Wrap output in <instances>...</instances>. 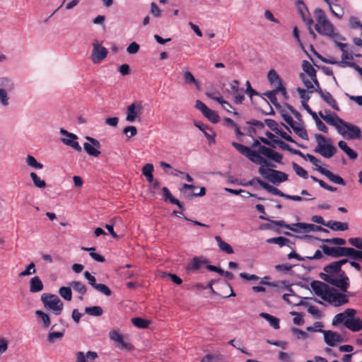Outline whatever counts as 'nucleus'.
<instances>
[{"label": "nucleus", "instance_id": "ddd939ff", "mask_svg": "<svg viewBox=\"0 0 362 362\" xmlns=\"http://www.w3.org/2000/svg\"><path fill=\"white\" fill-rule=\"evenodd\" d=\"M59 133L64 136L62 139V142L64 144L71 147L76 151H81L82 148L77 141L78 136L76 134L70 133L63 128L60 129Z\"/></svg>", "mask_w": 362, "mask_h": 362}, {"label": "nucleus", "instance_id": "b1692460", "mask_svg": "<svg viewBox=\"0 0 362 362\" xmlns=\"http://www.w3.org/2000/svg\"><path fill=\"white\" fill-rule=\"evenodd\" d=\"M345 327L352 332H358L362 329V320L349 317L345 320Z\"/></svg>", "mask_w": 362, "mask_h": 362}, {"label": "nucleus", "instance_id": "3c124183", "mask_svg": "<svg viewBox=\"0 0 362 362\" xmlns=\"http://www.w3.org/2000/svg\"><path fill=\"white\" fill-rule=\"evenodd\" d=\"M132 322L135 327L141 329L147 328L150 325V321L144 320L141 317L132 318Z\"/></svg>", "mask_w": 362, "mask_h": 362}, {"label": "nucleus", "instance_id": "338daca9", "mask_svg": "<svg viewBox=\"0 0 362 362\" xmlns=\"http://www.w3.org/2000/svg\"><path fill=\"white\" fill-rule=\"evenodd\" d=\"M139 48L140 46L138 43L132 42L127 47V52L130 54H134L139 52Z\"/></svg>", "mask_w": 362, "mask_h": 362}, {"label": "nucleus", "instance_id": "680f3d73", "mask_svg": "<svg viewBox=\"0 0 362 362\" xmlns=\"http://www.w3.org/2000/svg\"><path fill=\"white\" fill-rule=\"evenodd\" d=\"M194 125H195V126H196L199 129H200L201 131H202V132H204V134L205 136H206L208 139H213V138H212V136L206 132V130L210 129H209V127L207 125H206V124H203V123H202V122H197V121H195V122H194Z\"/></svg>", "mask_w": 362, "mask_h": 362}, {"label": "nucleus", "instance_id": "864d4df0", "mask_svg": "<svg viewBox=\"0 0 362 362\" xmlns=\"http://www.w3.org/2000/svg\"><path fill=\"white\" fill-rule=\"evenodd\" d=\"M296 91L298 93L300 98L302 99V104L307 103L310 98V94L313 93V92H310L308 90H306L301 88H297Z\"/></svg>", "mask_w": 362, "mask_h": 362}, {"label": "nucleus", "instance_id": "a19ab883", "mask_svg": "<svg viewBox=\"0 0 362 362\" xmlns=\"http://www.w3.org/2000/svg\"><path fill=\"white\" fill-rule=\"evenodd\" d=\"M344 272L341 269H339L335 262H332L331 264L327 265L324 267V272L320 274V276H325L326 274H332L338 272Z\"/></svg>", "mask_w": 362, "mask_h": 362}, {"label": "nucleus", "instance_id": "5701e85b", "mask_svg": "<svg viewBox=\"0 0 362 362\" xmlns=\"http://www.w3.org/2000/svg\"><path fill=\"white\" fill-rule=\"evenodd\" d=\"M320 173L325 175L330 182L339 185L344 186L346 185L344 179L339 175L334 174L327 169H320Z\"/></svg>", "mask_w": 362, "mask_h": 362}, {"label": "nucleus", "instance_id": "13d9d810", "mask_svg": "<svg viewBox=\"0 0 362 362\" xmlns=\"http://www.w3.org/2000/svg\"><path fill=\"white\" fill-rule=\"evenodd\" d=\"M274 132L286 141L295 143L294 140L284 130L281 126L275 129Z\"/></svg>", "mask_w": 362, "mask_h": 362}, {"label": "nucleus", "instance_id": "8fccbe9b", "mask_svg": "<svg viewBox=\"0 0 362 362\" xmlns=\"http://www.w3.org/2000/svg\"><path fill=\"white\" fill-rule=\"evenodd\" d=\"M60 296L66 300H71L72 298L71 288L69 286H62L59 289Z\"/></svg>", "mask_w": 362, "mask_h": 362}, {"label": "nucleus", "instance_id": "c03bdc74", "mask_svg": "<svg viewBox=\"0 0 362 362\" xmlns=\"http://www.w3.org/2000/svg\"><path fill=\"white\" fill-rule=\"evenodd\" d=\"M30 176L33 180L35 187L39 189H44L46 187V182L45 180H41L40 177L35 173L31 172Z\"/></svg>", "mask_w": 362, "mask_h": 362}, {"label": "nucleus", "instance_id": "4d7b16f0", "mask_svg": "<svg viewBox=\"0 0 362 362\" xmlns=\"http://www.w3.org/2000/svg\"><path fill=\"white\" fill-rule=\"evenodd\" d=\"M292 165H293V170L296 172V173L298 176H300L304 179H307L308 177V173L303 168H302L301 166H300L299 165H298L296 163H293Z\"/></svg>", "mask_w": 362, "mask_h": 362}, {"label": "nucleus", "instance_id": "79ce46f5", "mask_svg": "<svg viewBox=\"0 0 362 362\" xmlns=\"http://www.w3.org/2000/svg\"><path fill=\"white\" fill-rule=\"evenodd\" d=\"M25 163L28 166L34 169H42L43 168V165L39 163L36 158L32 155H27L25 158Z\"/></svg>", "mask_w": 362, "mask_h": 362}, {"label": "nucleus", "instance_id": "bf43d9fd", "mask_svg": "<svg viewBox=\"0 0 362 362\" xmlns=\"http://www.w3.org/2000/svg\"><path fill=\"white\" fill-rule=\"evenodd\" d=\"M281 148L284 149V150H286V151H288L291 153H293V154H296V155H299L300 156H303V153L298 151V150H294L293 148H291L288 144H286V143L283 142L282 141L279 140L278 141L277 144H276Z\"/></svg>", "mask_w": 362, "mask_h": 362}, {"label": "nucleus", "instance_id": "f3484780", "mask_svg": "<svg viewBox=\"0 0 362 362\" xmlns=\"http://www.w3.org/2000/svg\"><path fill=\"white\" fill-rule=\"evenodd\" d=\"M259 153L265 157L276 162L280 163L283 158L282 155L278 152L274 151L273 149L266 147L264 146H260L258 148Z\"/></svg>", "mask_w": 362, "mask_h": 362}, {"label": "nucleus", "instance_id": "a211bd4d", "mask_svg": "<svg viewBox=\"0 0 362 362\" xmlns=\"http://www.w3.org/2000/svg\"><path fill=\"white\" fill-rule=\"evenodd\" d=\"M323 334L325 343L330 346H334L343 341L341 337L333 331H323Z\"/></svg>", "mask_w": 362, "mask_h": 362}, {"label": "nucleus", "instance_id": "7c9ffc66", "mask_svg": "<svg viewBox=\"0 0 362 362\" xmlns=\"http://www.w3.org/2000/svg\"><path fill=\"white\" fill-rule=\"evenodd\" d=\"M278 92H281L283 95H286V89L284 88V87H276L274 90L272 91H268L264 93V95L267 97L270 102L274 105H278L277 99L276 97V94Z\"/></svg>", "mask_w": 362, "mask_h": 362}, {"label": "nucleus", "instance_id": "2f4dec72", "mask_svg": "<svg viewBox=\"0 0 362 362\" xmlns=\"http://www.w3.org/2000/svg\"><path fill=\"white\" fill-rule=\"evenodd\" d=\"M346 257H348L349 260H362V250H356L353 247H347Z\"/></svg>", "mask_w": 362, "mask_h": 362}, {"label": "nucleus", "instance_id": "5fc2aeb1", "mask_svg": "<svg viewBox=\"0 0 362 362\" xmlns=\"http://www.w3.org/2000/svg\"><path fill=\"white\" fill-rule=\"evenodd\" d=\"M35 315L41 319L45 327H48L50 325L51 321L49 315L42 310H37Z\"/></svg>", "mask_w": 362, "mask_h": 362}, {"label": "nucleus", "instance_id": "f8f14e48", "mask_svg": "<svg viewBox=\"0 0 362 362\" xmlns=\"http://www.w3.org/2000/svg\"><path fill=\"white\" fill-rule=\"evenodd\" d=\"M107 49L101 46L98 41L93 43V49L90 54V59L93 64H99L107 56Z\"/></svg>", "mask_w": 362, "mask_h": 362}, {"label": "nucleus", "instance_id": "aec40b11", "mask_svg": "<svg viewBox=\"0 0 362 362\" xmlns=\"http://www.w3.org/2000/svg\"><path fill=\"white\" fill-rule=\"evenodd\" d=\"M317 93L320 94L321 98L329 105L331 106L334 110L339 111L340 109L337 105V101L335 99L332 97V95L327 91H323L320 87V84H318V86H317Z\"/></svg>", "mask_w": 362, "mask_h": 362}, {"label": "nucleus", "instance_id": "473e14b6", "mask_svg": "<svg viewBox=\"0 0 362 362\" xmlns=\"http://www.w3.org/2000/svg\"><path fill=\"white\" fill-rule=\"evenodd\" d=\"M267 78L270 83L276 84V87H284L281 83V80L277 72L271 69L267 74Z\"/></svg>", "mask_w": 362, "mask_h": 362}, {"label": "nucleus", "instance_id": "4468645a", "mask_svg": "<svg viewBox=\"0 0 362 362\" xmlns=\"http://www.w3.org/2000/svg\"><path fill=\"white\" fill-rule=\"evenodd\" d=\"M86 139L88 142H86L83 144V148L85 151L91 156L98 157L100 154L99 148H100V142L90 136H86Z\"/></svg>", "mask_w": 362, "mask_h": 362}, {"label": "nucleus", "instance_id": "f257e3e1", "mask_svg": "<svg viewBox=\"0 0 362 362\" xmlns=\"http://www.w3.org/2000/svg\"><path fill=\"white\" fill-rule=\"evenodd\" d=\"M319 116L328 124L334 127L337 132L347 139H360L361 132L357 126L346 122L341 119L336 113L325 110L318 112Z\"/></svg>", "mask_w": 362, "mask_h": 362}, {"label": "nucleus", "instance_id": "412c9836", "mask_svg": "<svg viewBox=\"0 0 362 362\" xmlns=\"http://www.w3.org/2000/svg\"><path fill=\"white\" fill-rule=\"evenodd\" d=\"M356 310L351 308H347L344 312L337 314L332 320V325L344 322L345 325V320L349 317H354L356 314Z\"/></svg>", "mask_w": 362, "mask_h": 362}, {"label": "nucleus", "instance_id": "052dcab7", "mask_svg": "<svg viewBox=\"0 0 362 362\" xmlns=\"http://www.w3.org/2000/svg\"><path fill=\"white\" fill-rule=\"evenodd\" d=\"M308 312L316 319H320L322 317V312L315 305L309 306Z\"/></svg>", "mask_w": 362, "mask_h": 362}, {"label": "nucleus", "instance_id": "de8ad7c7", "mask_svg": "<svg viewBox=\"0 0 362 362\" xmlns=\"http://www.w3.org/2000/svg\"><path fill=\"white\" fill-rule=\"evenodd\" d=\"M203 115L207 118L212 123H217L219 121V116L218 113L209 108H208L204 113Z\"/></svg>", "mask_w": 362, "mask_h": 362}, {"label": "nucleus", "instance_id": "7ed1b4c3", "mask_svg": "<svg viewBox=\"0 0 362 362\" xmlns=\"http://www.w3.org/2000/svg\"><path fill=\"white\" fill-rule=\"evenodd\" d=\"M315 18L317 23L315 27L319 34L325 35L329 39H342V35L335 31L333 24L327 18L322 9L318 8L315 10Z\"/></svg>", "mask_w": 362, "mask_h": 362}, {"label": "nucleus", "instance_id": "e2e57ef3", "mask_svg": "<svg viewBox=\"0 0 362 362\" xmlns=\"http://www.w3.org/2000/svg\"><path fill=\"white\" fill-rule=\"evenodd\" d=\"M314 121L318 130L324 133L328 132L327 127L322 122V120L319 118L318 115H315Z\"/></svg>", "mask_w": 362, "mask_h": 362}, {"label": "nucleus", "instance_id": "49530a36", "mask_svg": "<svg viewBox=\"0 0 362 362\" xmlns=\"http://www.w3.org/2000/svg\"><path fill=\"white\" fill-rule=\"evenodd\" d=\"M182 76L185 80V82L187 84H193L197 88H199V82L195 79L193 74L189 71H185L182 73Z\"/></svg>", "mask_w": 362, "mask_h": 362}, {"label": "nucleus", "instance_id": "a878e982", "mask_svg": "<svg viewBox=\"0 0 362 362\" xmlns=\"http://www.w3.org/2000/svg\"><path fill=\"white\" fill-rule=\"evenodd\" d=\"M325 226L334 231H344L349 228L348 223L337 221H327Z\"/></svg>", "mask_w": 362, "mask_h": 362}, {"label": "nucleus", "instance_id": "603ef678", "mask_svg": "<svg viewBox=\"0 0 362 362\" xmlns=\"http://www.w3.org/2000/svg\"><path fill=\"white\" fill-rule=\"evenodd\" d=\"M266 242L269 244H276L280 247H283L289 243V240L284 237H276L269 238L266 240Z\"/></svg>", "mask_w": 362, "mask_h": 362}, {"label": "nucleus", "instance_id": "cd10ccee", "mask_svg": "<svg viewBox=\"0 0 362 362\" xmlns=\"http://www.w3.org/2000/svg\"><path fill=\"white\" fill-rule=\"evenodd\" d=\"M43 289V284L40 277L35 276L30 281V291L32 293H37Z\"/></svg>", "mask_w": 362, "mask_h": 362}, {"label": "nucleus", "instance_id": "6e6552de", "mask_svg": "<svg viewBox=\"0 0 362 362\" xmlns=\"http://www.w3.org/2000/svg\"><path fill=\"white\" fill-rule=\"evenodd\" d=\"M41 300L42 301L44 306L52 310L54 314L59 315L61 314L64 304L60 298L54 294L43 293L41 296Z\"/></svg>", "mask_w": 362, "mask_h": 362}, {"label": "nucleus", "instance_id": "6ab92c4d", "mask_svg": "<svg viewBox=\"0 0 362 362\" xmlns=\"http://www.w3.org/2000/svg\"><path fill=\"white\" fill-rule=\"evenodd\" d=\"M110 338L117 344L120 349L132 350V346L124 341L123 337L117 331L113 330L110 333Z\"/></svg>", "mask_w": 362, "mask_h": 362}, {"label": "nucleus", "instance_id": "69168bd1", "mask_svg": "<svg viewBox=\"0 0 362 362\" xmlns=\"http://www.w3.org/2000/svg\"><path fill=\"white\" fill-rule=\"evenodd\" d=\"M35 273V264L31 262L28 265L25 270L21 272L19 274L20 276H29Z\"/></svg>", "mask_w": 362, "mask_h": 362}, {"label": "nucleus", "instance_id": "37998d69", "mask_svg": "<svg viewBox=\"0 0 362 362\" xmlns=\"http://www.w3.org/2000/svg\"><path fill=\"white\" fill-rule=\"evenodd\" d=\"M70 286L80 295H84L86 293L87 288L85 284L81 281H74L70 282Z\"/></svg>", "mask_w": 362, "mask_h": 362}, {"label": "nucleus", "instance_id": "20e7f679", "mask_svg": "<svg viewBox=\"0 0 362 362\" xmlns=\"http://www.w3.org/2000/svg\"><path fill=\"white\" fill-rule=\"evenodd\" d=\"M16 88L15 81L13 78L8 76H0V105L3 107L10 105L11 93Z\"/></svg>", "mask_w": 362, "mask_h": 362}, {"label": "nucleus", "instance_id": "f03ea898", "mask_svg": "<svg viewBox=\"0 0 362 362\" xmlns=\"http://www.w3.org/2000/svg\"><path fill=\"white\" fill-rule=\"evenodd\" d=\"M310 286L315 295L334 306L342 305L349 301V295L345 292L339 293L322 281H314Z\"/></svg>", "mask_w": 362, "mask_h": 362}, {"label": "nucleus", "instance_id": "4c0bfd02", "mask_svg": "<svg viewBox=\"0 0 362 362\" xmlns=\"http://www.w3.org/2000/svg\"><path fill=\"white\" fill-rule=\"evenodd\" d=\"M154 168L153 164L147 163L144 165L142 168V174L146 177V180L148 182H152L153 181V172Z\"/></svg>", "mask_w": 362, "mask_h": 362}, {"label": "nucleus", "instance_id": "9b49d317", "mask_svg": "<svg viewBox=\"0 0 362 362\" xmlns=\"http://www.w3.org/2000/svg\"><path fill=\"white\" fill-rule=\"evenodd\" d=\"M142 110L143 106L141 102L132 103L127 107L126 121L129 123L140 121Z\"/></svg>", "mask_w": 362, "mask_h": 362}, {"label": "nucleus", "instance_id": "0e129e2a", "mask_svg": "<svg viewBox=\"0 0 362 362\" xmlns=\"http://www.w3.org/2000/svg\"><path fill=\"white\" fill-rule=\"evenodd\" d=\"M94 288L107 296L111 295L110 289L105 284H98Z\"/></svg>", "mask_w": 362, "mask_h": 362}, {"label": "nucleus", "instance_id": "c85d7f7f", "mask_svg": "<svg viewBox=\"0 0 362 362\" xmlns=\"http://www.w3.org/2000/svg\"><path fill=\"white\" fill-rule=\"evenodd\" d=\"M215 240H216L218 247L221 251L224 252L228 255H231V254L234 253V250L232 248V247L228 243L223 241L220 236H218V235L215 236Z\"/></svg>", "mask_w": 362, "mask_h": 362}, {"label": "nucleus", "instance_id": "393cba45", "mask_svg": "<svg viewBox=\"0 0 362 362\" xmlns=\"http://www.w3.org/2000/svg\"><path fill=\"white\" fill-rule=\"evenodd\" d=\"M325 62L330 64H337L341 67H345V66L351 67L357 71V73L360 76L361 78L362 79V68L354 62H336L334 60H327V61H325Z\"/></svg>", "mask_w": 362, "mask_h": 362}, {"label": "nucleus", "instance_id": "bb28decb", "mask_svg": "<svg viewBox=\"0 0 362 362\" xmlns=\"http://www.w3.org/2000/svg\"><path fill=\"white\" fill-rule=\"evenodd\" d=\"M296 134L304 140H308V135L303 125L298 122H295L291 126Z\"/></svg>", "mask_w": 362, "mask_h": 362}, {"label": "nucleus", "instance_id": "c756f323", "mask_svg": "<svg viewBox=\"0 0 362 362\" xmlns=\"http://www.w3.org/2000/svg\"><path fill=\"white\" fill-rule=\"evenodd\" d=\"M338 146L347 155V156L351 160H355L357 158L358 153L350 147H349L344 141H339L338 142Z\"/></svg>", "mask_w": 362, "mask_h": 362}, {"label": "nucleus", "instance_id": "c9c22d12", "mask_svg": "<svg viewBox=\"0 0 362 362\" xmlns=\"http://www.w3.org/2000/svg\"><path fill=\"white\" fill-rule=\"evenodd\" d=\"M259 316L266 320L274 329L279 328V320L277 317L265 313H261Z\"/></svg>", "mask_w": 362, "mask_h": 362}, {"label": "nucleus", "instance_id": "4be33fe9", "mask_svg": "<svg viewBox=\"0 0 362 362\" xmlns=\"http://www.w3.org/2000/svg\"><path fill=\"white\" fill-rule=\"evenodd\" d=\"M302 69L308 74L309 78L314 82V83L318 86V81L317 79L316 70L312 66V64L306 61L303 60L302 62Z\"/></svg>", "mask_w": 362, "mask_h": 362}, {"label": "nucleus", "instance_id": "1a4fd4ad", "mask_svg": "<svg viewBox=\"0 0 362 362\" xmlns=\"http://www.w3.org/2000/svg\"><path fill=\"white\" fill-rule=\"evenodd\" d=\"M232 145L235 148V149L238 151H239L241 154L246 156L250 160H251L254 163L257 165L264 164V165H269V162H268L266 159L260 156L255 151H252L249 147L236 142H233Z\"/></svg>", "mask_w": 362, "mask_h": 362}, {"label": "nucleus", "instance_id": "9d476101", "mask_svg": "<svg viewBox=\"0 0 362 362\" xmlns=\"http://www.w3.org/2000/svg\"><path fill=\"white\" fill-rule=\"evenodd\" d=\"M228 87L226 88L224 92L229 95H232L234 102L236 104H241L245 99L244 89L240 87V82L238 80H233L229 83Z\"/></svg>", "mask_w": 362, "mask_h": 362}, {"label": "nucleus", "instance_id": "423d86ee", "mask_svg": "<svg viewBox=\"0 0 362 362\" xmlns=\"http://www.w3.org/2000/svg\"><path fill=\"white\" fill-rule=\"evenodd\" d=\"M320 278L325 282L336 286L341 292H347L350 286L349 279L344 272L326 274L325 276H320Z\"/></svg>", "mask_w": 362, "mask_h": 362}, {"label": "nucleus", "instance_id": "72a5a7b5", "mask_svg": "<svg viewBox=\"0 0 362 362\" xmlns=\"http://www.w3.org/2000/svg\"><path fill=\"white\" fill-rule=\"evenodd\" d=\"M289 230L295 233H308V223H296L290 224Z\"/></svg>", "mask_w": 362, "mask_h": 362}, {"label": "nucleus", "instance_id": "dca6fc26", "mask_svg": "<svg viewBox=\"0 0 362 362\" xmlns=\"http://www.w3.org/2000/svg\"><path fill=\"white\" fill-rule=\"evenodd\" d=\"M98 358V355L95 351H78L75 354V362H94Z\"/></svg>", "mask_w": 362, "mask_h": 362}, {"label": "nucleus", "instance_id": "09e8293b", "mask_svg": "<svg viewBox=\"0 0 362 362\" xmlns=\"http://www.w3.org/2000/svg\"><path fill=\"white\" fill-rule=\"evenodd\" d=\"M85 313L91 316H100L103 315V309L101 307L95 305L91 307H86L85 308Z\"/></svg>", "mask_w": 362, "mask_h": 362}, {"label": "nucleus", "instance_id": "a18cd8bd", "mask_svg": "<svg viewBox=\"0 0 362 362\" xmlns=\"http://www.w3.org/2000/svg\"><path fill=\"white\" fill-rule=\"evenodd\" d=\"M303 157L306 160L310 161L314 166H315V169L320 173V169H325V168L322 167L321 164L322 162L320 160L317 158L315 156L310 155V154H306L305 156L303 155Z\"/></svg>", "mask_w": 362, "mask_h": 362}, {"label": "nucleus", "instance_id": "0eeeda50", "mask_svg": "<svg viewBox=\"0 0 362 362\" xmlns=\"http://www.w3.org/2000/svg\"><path fill=\"white\" fill-rule=\"evenodd\" d=\"M260 165L259 168V174L274 184L281 183L288 180V175L285 173L267 168V166L271 165L270 163L269 165H264V164Z\"/></svg>", "mask_w": 362, "mask_h": 362}, {"label": "nucleus", "instance_id": "2eb2a0df", "mask_svg": "<svg viewBox=\"0 0 362 362\" xmlns=\"http://www.w3.org/2000/svg\"><path fill=\"white\" fill-rule=\"evenodd\" d=\"M321 248L323 252L328 256H331L335 258L346 257V247H330L326 245H322Z\"/></svg>", "mask_w": 362, "mask_h": 362}, {"label": "nucleus", "instance_id": "58836bf2", "mask_svg": "<svg viewBox=\"0 0 362 362\" xmlns=\"http://www.w3.org/2000/svg\"><path fill=\"white\" fill-rule=\"evenodd\" d=\"M162 191L165 201L168 200L171 204H176L180 209L182 208V204L179 202V200L173 197L170 192L166 187H163L162 188Z\"/></svg>", "mask_w": 362, "mask_h": 362}, {"label": "nucleus", "instance_id": "ea45409f", "mask_svg": "<svg viewBox=\"0 0 362 362\" xmlns=\"http://www.w3.org/2000/svg\"><path fill=\"white\" fill-rule=\"evenodd\" d=\"M55 325H53L47 335V341L49 343H54L57 340L61 339L64 335V331L54 332L52 329Z\"/></svg>", "mask_w": 362, "mask_h": 362}, {"label": "nucleus", "instance_id": "e433bc0d", "mask_svg": "<svg viewBox=\"0 0 362 362\" xmlns=\"http://www.w3.org/2000/svg\"><path fill=\"white\" fill-rule=\"evenodd\" d=\"M300 78L308 90L313 93L317 92V86L314 83L310 78H308V76L303 73L300 74Z\"/></svg>", "mask_w": 362, "mask_h": 362}, {"label": "nucleus", "instance_id": "39448f33", "mask_svg": "<svg viewBox=\"0 0 362 362\" xmlns=\"http://www.w3.org/2000/svg\"><path fill=\"white\" fill-rule=\"evenodd\" d=\"M315 139L317 143L315 152L326 158H330L336 153L337 149L333 146L330 139L326 138L322 134H315Z\"/></svg>", "mask_w": 362, "mask_h": 362}, {"label": "nucleus", "instance_id": "774afa93", "mask_svg": "<svg viewBox=\"0 0 362 362\" xmlns=\"http://www.w3.org/2000/svg\"><path fill=\"white\" fill-rule=\"evenodd\" d=\"M349 243L357 249L362 250V239L361 238H351Z\"/></svg>", "mask_w": 362, "mask_h": 362}, {"label": "nucleus", "instance_id": "6e6d98bb", "mask_svg": "<svg viewBox=\"0 0 362 362\" xmlns=\"http://www.w3.org/2000/svg\"><path fill=\"white\" fill-rule=\"evenodd\" d=\"M123 134L126 136L127 139H131L137 134V129L134 126H127L123 129Z\"/></svg>", "mask_w": 362, "mask_h": 362}, {"label": "nucleus", "instance_id": "f704fd0d", "mask_svg": "<svg viewBox=\"0 0 362 362\" xmlns=\"http://www.w3.org/2000/svg\"><path fill=\"white\" fill-rule=\"evenodd\" d=\"M208 261L206 259H200L197 257H195L187 266V269L198 270L202 267L203 264H205Z\"/></svg>", "mask_w": 362, "mask_h": 362}]
</instances>
